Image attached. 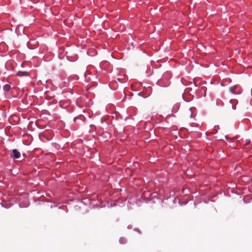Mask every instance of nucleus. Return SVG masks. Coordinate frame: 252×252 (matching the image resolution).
Masks as SVG:
<instances>
[{
	"mask_svg": "<svg viewBox=\"0 0 252 252\" xmlns=\"http://www.w3.org/2000/svg\"><path fill=\"white\" fill-rule=\"evenodd\" d=\"M170 78H171L170 73L168 71H166L163 74V75L160 79V81H165L166 82L165 85L167 86L168 85V82H169Z\"/></svg>",
	"mask_w": 252,
	"mask_h": 252,
	"instance_id": "1",
	"label": "nucleus"
},
{
	"mask_svg": "<svg viewBox=\"0 0 252 252\" xmlns=\"http://www.w3.org/2000/svg\"><path fill=\"white\" fill-rule=\"evenodd\" d=\"M60 106L63 109H66L70 105V101L68 100H62L59 101Z\"/></svg>",
	"mask_w": 252,
	"mask_h": 252,
	"instance_id": "2",
	"label": "nucleus"
},
{
	"mask_svg": "<svg viewBox=\"0 0 252 252\" xmlns=\"http://www.w3.org/2000/svg\"><path fill=\"white\" fill-rule=\"evenodd\" d=\"M13 155L12 157L14 158H19L21 157L20 153L17 149H13L12 150Z\"/></svg>",
	"mask_w": 252,
	"mask_h": 252,
	"instance_id": "3",
	"label": "nucleus"
},
{
	"mask_svg": "<svg viewBox=\"0 0 252 252\" xmlns=\"http://www.w3.org/2000/svg\"><path fill=\"white\" fill-rule=\"evenodd\" d=\"M17 75L18 76H29V72L27 71H18L17 73Z\"/></svg>",
	"mask_w": 252,
	"mask_h": 252,
	"instance_id": "4",
	"label": "nucleus"
},
{
	"mask_svg": "<svg viewBox=\"0 0 252 252\" xmlns=\"http://www.w3.org/2000/svg\"><path fill=\"white\" fill-rule=\"evenodd\" d=\"M11 89V86L9 84H5L3 87V90L5 92H8Z\"/></svg>",
	"mask_w": 252,
	"mask_h": 252,
	"instance_id": "5",
	"label": "nucleus"
},
{
	"mask_svg": "<svg viewBox=\"0 0 252 252\" xmlns=\"http://www.w3.org/2000/svg\"><path fill=\"white\" fill-rule=\"evenodd\" d=\"M179 109V104H176L173 106V107L172 108V111L174 113H176V112H177V111Z\"/></svg>",
	"mask_w": 252,
	"mask_h": 252,
	"instance_id": "6",
	"label": "nucleus"
},
{
	"mask_svg": "<svg viewBox=\"0 0 252 252\" xmlns=\"http://www.w3.org/2000/svg\"><path fill=\"white\" fill-rule=\"evenodd\" d=\"M236 88V87L235 86L234 87H230L229 88V90L230 91V92L233 94H240L239 92H236L234 89Z\"/></svg>",
	"mask_w": 252,
	"mask_h": 252,
	"instance_id": "7",
	"label": "nucleus"
},
{
	"mask_svg": "<svg viewBox=\"0 0 252 252\" xmlns=\"http://www.w3.org/2000/svg\"><path fill=\"white\" fill-rule=\"evenodd\" d=\"M126 239L124 237L120 238L119 242L121 244H125L126 243Z\"/></svg>",
	"mask_w": 252,
	"mask_h": 252,
	"instance_id": "8",
	"label": "nucleus"
},
{
	"mask_svg": "<svg viewBox=\"0 0 252 252\" xmlns=\"http://www.w3.org/2000/svg\"><path fill=\"white\" fill-rule=\"evenodd\" d=\"M170 196V195H165V196L164 197L166 198H168Z\"/></svg>",
	"mask_w": 252,
	"mask_h": 252,
	"instance_id": "9",
	"label": "nucleus"
}]
</instances>
